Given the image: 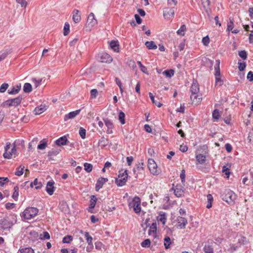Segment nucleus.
Returning <instances> with one entry per match:
<instances>
[{
	"label": "nucleus",
	"instance_id": "nucleus-39",
	"mask_svg": "<svg viewBox=\"0 0 253 253\" xmlns=\"http://www.w3.org/2000/svg\"><path fill=\"white\" fill-rule=\"evenodd\" d=\"M63 31V34L64 36H67L69 34L70 32V25L68 23L66 22L65 23Z\"/></svg>",
	"mask_w": 253,
	"mask_h": 253
},
{
	"label": "nucleus",
	"instance_id": "nucleus-46",
	"mask_svg": "<svg viewBox=\"0 0 253 253\" xmlns=\"http://www.w3.org/2000/svg\"><path fill=\"white\" fill-rule=\"evenodd\" d=\"M73 240V237L71 235H67L63 238L62 242L64 243H70Z\"/></svg>",
	"mask_w": 253,
	"mask_h": 253
},
{
	"label": "nucleus",
	"instance_id": "nucleus-33",
	"mask_svg": "<svg viewBox=\"0 0 253 253\" xmlns=\"http://www.w3.org/2000/svg\"><path fill=\"white\" fill-rule=\"evenodd\" d=\"M108 140L106 139L104 137H102L98 141L99 145L104 147L108 145Z\"/></svg>",
	"mask_w": 253,
	"mask_h": 253
},
{
	"label": "nucleus",
	"instance_id": "nucleus-3",
	"mask_svg": "<svg viewBox=\"0 0 253 253\" xmlns=\"http://www.w3.org/2000/svg\"><path fill=\"white\" fill-rule=\"evenodd\" d=\"M22 99V97L19 96L15 98L7 100L1 105L3 107H17L21 103Z\"/></svg>",
	"mask_w": 253,
	"mask_h": 253
},
{
	"label": "nucleus",
	"instance_id": "nucleus-36",
	"mask_svg": "<svg viewBox=\"0 0 253 253\" xmlns=\"http://www.w3.org/2000/svg\"><path fill=\"white\" fill-rule=\"evenodd\" d=\"M186 30V26L185 25H182L181 26L179 29L177 31L176 33L178 35L183 36L185 35V31Z\"/></svg>",
	"mask_w": 253,
	"mask_h": 253
},
{
	"label": "nucleus",
	"instance_id": "nucleus-37",
	"mask_svg": "<svg viewBox=\"0 0 253 253\" xmlns=\"http://www.w3.org/2000/svg\"><path fill=\"white\" fill-rule=\"evenodd\" d=\"M174 71L172 69L167 70L163 72V74L165 75L167 77L171 78L174 75Z\"/></svg>",
	"mask_w": 253,
	"mask_h": 253
},
{
	"label": "nucleus",
	"instance_id": "nucleus-38",
	"mask_svg": "<svg viewBox=\"0 0 253 253\" xmlns=\"http://www.w3.org/2000/svg\"><path fill=\"white\" fill-rule=\"evenodd\" d=\"M149 95L153 103L155 104L158 107H161L162 106V104H161L160 102L154 101V96L152 93L150 92L149 93Z\"/></svg>",
	"mask_w": 253,
	"mask_h": 253
},
{
	"label": "nucleus",
	"instance_id": "nucleus-22",
	"mask_svg": "<svg viewBox=\"0 0 253 253\" xmlns=\"http://www.w3.org/2000/svg\"><path fill=\"white\" fill-rule=\"evenodd\" d=\"M67 141L68 140L66 136H63L57 139L55 143L57 145L61 146L65 145Z\"/></svg>",
	"mask_w": 253,
	"mask_h": 253
},
{
	"label": "nucleus",
	"instance_id": "nucleus-56",
	"mask_svg": "<svg viewBox=\"0 0 253 253\" xmlns=\"http://www.w3.org/2000/svg\"><path fill=\"white\" fill-rule=\"evenodd\" d=\"M239 55L240 57H241L243 59L245 60L247 57V54L246 51L241 50L239 52Z\"/></svg>",
	"mask_w": 253,
	"mask_h": 253
},
{
	"label": "nucleus",
	"instance_id": "nucleus-16",
	"mask_svg": "<svg viewBox=\"0 0 253 253\" xmlns=\"http://www.w3.org/2000/svg\"><path fill=\"white\" fill-rule=\"evenodd\" d=\"M174 195L177 197H181L184 195L183 187L181 186L177 185L174 189Z\"/></svg>",
	"mask_w": 253,
	"mask_h": 253
},
{
	"label": "nucleus",
	"instance_id": "nucleus-41",
	"mask_svg": "<svg viewBox=\"0 0 253 253\" xmlns=\"http://www.w3.org/2000/svg\"><path fill=\"white\" fill-rule=\"evenodd\" d=\"M204 251L205 253H213V248L209 245L205 246Z\"/></svg>",
	"mask_w": 253,
	"mask_h": 253
},
{
	"label": "nucleus",
	"instance_id": "nucleus-29",
	"mask_svg": "<svg viewBox=\"0 0 253 253\" xmlns=\"http://www.w3.org/2000/svg\"><path fill=\"white\" fill-rule=\"evenodd\" d=\"M96 201L97 198H96L95 196L92 195L90 197L89 208L90 209H93L96 205Z\"/></svg>",
	"mask_w": 253,
	"mask_h": 253
},
{
	"label": "nucleus",
	"instance_id": "nucleus-55",
	"mask_svg": "<svg viewBox=\"0 0 253 253\" xmlns=\"http://www.w3.org/2000/svg\"><path fill=\"white\" fill-rule=\"evenodd\" d=\"M213 119L217 120L219 117V113L218 110L215 109L212 112Z\"/></svg>",
	"mask_w": 253,
	"mask_h": 253
},
{
	"label": "nucleus",
	"instance_id": "nucleus-54",
	"mask_svg": "<svg viewBox=\"0 0 253 253\" xmlns=\"http://www.w3.org/2000/svg\"><path fill=\"white\" fill-rule=\"evenodd\" d=\"M212 0H201L203 7L206 8L209 6Z\"/></svg>",
	"mask_w": 253,
	"mask_h": 253
},
{
	"label": "nucleus",
	"instance_id": "nucleus-42",
	"mask_svg": "<svg viewBox=\"0 0 253 253\" xmlns=\"http://www.w3.org/2000/svg\"><path fill=\"white\" fill-rule=\"evenodd\" d=\"M84 170L87 172H90L92 169V165L91 164L85 163L84 164Z\"/></svg>",
	"mask_w": 253,
	"mask_h": 253
},
{
	"label": "nucleus",
	"instance_id": "nucleus-2",
	"mask_svg": "<svg viewBox=\"0 0 253 253\" xmlns=\"http://www.w3.org/2000/svg\"><path fill=\"white\" fill-rule=\"evenodd\" d=\"M127 176L128 174L126 170H125V171H123V170H120L118 177L115 179V182L117 185L118 186H123L125 185L127 181Z\"/></svg>",
	"mask_w": 253,
	"mask_h": 253
},
{
	"label": "nucleus",
	"instance_id": "nucleus-32",
	"mask_svg": "<svg viewBox=\"0 0 253 253\" xmlns=\"http://www.w3.org/2000/svg\"><path fill=\"white\" fill-rule=\"evenodd\" d=\"M19 196V187L18 186H15L14 187V192L12 194V197L15 201H17Z\"/></svg>",
	"mask_w": 253,
	"mask_h": 253
},
{
	"label": "nucleus",
	"instance_id": "nucleus-52",
	"mask_svg": "<svg viewBox=\"0 0 253 253\" xmlns=\"http://www.w3.org/2000/svg\"><path fill=\"white\" fill-rule=\"evenodd\" d=\"M239 246L238 245H236L235 244H232L230 245V247L228 249V251L230 253H233L238 248Z\"/></svg>",
	"mask_w": 253,
	"mask_h": 253
},
{
	"label": "nucleus",
	"instance_id": "nucleus-14",
	"mask_svg": "<svg viewBox=\"0 0 253 253\" xmlns=\"http://www.w3.org/2000/svg\"><path fill=\"white\" fill-rule=\"evenodd\" d=\"M81 111V109L76 110L75 111L71 112L69 113L66 114L64 116V120L65 121H67L69 119L74 118L77 115H78Z\"/></svg>",
	"mask_w": 253,
	"mask_h": 253
},
{
	"label": "nucleus",
	"instance_id": "nucleus-44",
	"mask_svg": "<svg viewBox=\"0 0 253 253\" xmlns=\"http://www.w3.org/2000/svg\"><path fill=\"white\" fill-rule=\"evenodd\" d=\"M150 244L151 241L149 239H145L141 243V246L143 248L149 247L150 246Z\"/></svg>",
	"mask_w": 253,
	"mask_h": 253
},
{
	"label": "nucleus",
	"instance_id": "nucleus-58",
	"mask_svg": "<svg viewBox=\"0 0 253 253\" xmlns=\"http://www.w3.org/2000/svg\"><path fill=\"white\" fill-rule=\"evenodd\" d=\"M16 2L21 5L22 7L26 8L27 5V2L26 0H16Z\"/></svg>",
	"mask_w": 253,
	"mask_h": 253
},
{
	"label": "nucleus",
	"instance_id": "nucleus-4",
	"mask_svg": "<svg viewBox=\"0 0 253 253\" xmlns=\"http://www.w3.org/2000/svg\"><path fill=\"white\" fill-rule=\"evenodd\" d=\"M11 147V143L7 142L6 143V146L4 147V153L3 156L5 159H10L11 158L13 154H14L16 152V147L15 145L11 148L10 151H9Z\"/></svg>",
	"mask_w": 253,
	"mask_h": 253
},
{
	"label": "nucleus",
	"instance_id": "nucleus-47",
	"mask_svg": "<svg viewBox=\"0 0 253 253\" xmlns=\"http://www.w3.org/2000/svg\"><path fill=\"white\" fill-rule=\"evenodd\" d=\"M24 167H22L21 166L17 168V170L15 173V175L17 176H21L23 174Z\"/></svg>",
	"mask_w": 253,
	"mask_h": 253
},
{
	"label": "nucleus",
	"instance_id": "nucleus-62",
	"mask_svg": "<svg viewBox=\"0 0 253 253\" xmlns=\"http://www.w3.org/2000/svg\"><path fill=\"white\" fill-rule=\"evenodd\" d=\"M59 153L58 150H51L48 152V156L51 157L53 156H56Z\"/></svg>",
	"mask_w": 253,
	"mask_h": 253
},
{
	"label": "nucleus",
	"instance_id": "nucleus-1",
	"mask_svg": "<svg viewBox=\"0 0 253 253\" xmlns=\"http://www.w3.org/2000/svg\"><path fill=\"white\" fill-rule=\"evenodd\" d=\"M39 210L34 207L26 208L22 213V216L26 219H31L37 215Z\"/></svg>",
	"mask_w": 253,
	"mask_h": 253
},
{
	"label": "nucleus",
	"instance_id": "nucleus-64",
	"mask_svg": "<svg viewBox=\"0 0 253 253\" xmlns=\"http://www.w3.org/2000/svg\"><path fill=\"white\" fill-rule=\"evenodd\" d=\"M247 79L250 82H253V73L252 71H250L247 75Z\"/></svg>",
	"mask_w": 253,
	"mask_h": 253
},
{
	"label": "nucleus",
	"instance_id": "nucleus-19",
	"mask_svg": "<svg viewBox=\"0 0 253 253\" xmlns=\"http://www.w3.org/2000/svg\"><path fill=\"white\" fill-rule=\"evenodd\" d=\"M199 84L196 81L194 80L191 86L190 92L191 94L199 93Z\"/></svg>",
	"mask_w": 253,
	"mask_h": 253
},
{
	"label": "nucleus",
	"instance_id": "nucleus-45",
	"mask_svg": "<svg viewBox=\"0 0 253 253\" xmlns=\"http://www.w3.org/2000/svg\"><path fill=\"white\" fill-rule=\"evenodd\" d=\"M125 113L123 112H120L119 114V119L122 124H125Z\"/></svg>",
	"mask_w": 253,
	"mask_h": 253
},
{
	"label": "nucleus",
	"instance_id": "nucleus-43",
	"mask_svg": "<svg viewBox=\"0 0 253 253\" xmlns=\"http://www.w3.org/2000/svg\"><path fill=\"white\" fill-rule=\"evenodd\" d=\"M79 134L82 139H85L86 136V130L83 127H80Z\"/></svg>",
	"mask_w": 253,
	"mask_h": 253
},
{
	"label": "nucleus",
	"instance_id": "nucleus-31",
	"mask_svg": "<svg viewBox=\"0 0 253 253\" xmlns=\"http://www.w3.org/2000/svg\"><path fill=\"white\" fill-rule=\"evenodd\" d=\"M18 253H34V251L31 248H22L19 250Z\"/></svg>",
	"mask_w": 253,
	"mask_h": 253
},
{
	"label": "nucleus",
	"instance_id": "nucleus-7",
	"mask_svg": "<svg viewBox=\"0 0 253 253\" xmlns=\"http://www.w3.org/2000/svg\"><path fill=\"white\" fill-rule=\"evenodd\" d=\"M222 199L227 203H231L234 201L236 198L235 194L230 190L227 189L224 191V194L222 195Z\"/></svg>",
	"mask_w": 253,
	"mask_h": 253
},
{
	"label": "nucleus",
	"instance_id": "nucleus-6",
	"mask_svg": "<svg viewBox=\"0 0 253 253\" xmlns=\"http://www.w3.org/2000/svg\"><path fill=\"white\" fill-rule=\"evenodd\" d=\"M13 225L12 221L8 216H5L0 219V227L3 229L10 228Z\"/></svg>",
	"mask_w": 253,
	"mask_h": 253
},
{
	"label": "nucleus",
	"instance_id": "nucleus-61",
	"mask_svg": "<svg viewBox=\"0 0 253 253\" xmlns=\"http://www.w3.org/2000/svg\"><path fill=\"white\" fill-rule=\"evenodd\" d=\"M105 125L107 126V128L109 129H112L113 128V124L109 120H105Z\"/></svg>",
	"mask_w": 253,
	"mask_h": 253
},
{
	"label": "nucleus",
	"instance_id": "nucleus-57",
	"mask_svg": "<svg viewBox=\"0 0 253 253\" xmlns=\"http://www.w3.org/2000/svg\"><path fill=\"white\" fill-rule=\"evenodd\" d=\"M98 94V91L96 89H91L90 91V97L91 98H95Z\"/></svg>",
	"mask_w": 253,
	"mask_h": 253
},
{
	"label": "nucleus",
	"instance_id": "nucleus-25",
	"mask_svg": "<svg viewBox=\"0 0 253 253\" xmlns=\"http://www.w3.org/2000/svg\"><path fill=\"white\" fill-rule=\"evenodd\" d=\"M157 219L162 223L163 225L166 224L167 221V215L165 212H161L157 217Z\"/></svg>",
	"mask_w": 253,
	"mask_h": 253
},
{
	"label": "nucleus",
	"instance_id": "nucleus-10",
	"mask_svg": "<svg viewBox=\"0 0 253 253\" xmlns=\"http://www.w3.org/2000/svg\"><path fill=\"white\" fill-rule=\"evenodd\" d=\"M98 57L99 61L102 63H109L113 60L112 57L106 52L101 53Z\"/></svg>",
	"mask_w": 253,
	"mask_h": 253
},
{
	"label": "nucleus",
	"instance_id": "nucleus-13",
	"mask_svg": "<svg viewBox=\"0 0 253 253\" xmlns=\"http://www.w3.org/2000/svg\"><path fill=\"white\" fill-rule=\"evenodd\" d=\"M177 221L178 224V227L180 229H184L186 224H187V219L181 216H178L177 218Z\"/></svg>",
	"mask_w": 253,
	"mask_h": 253
},
{
	"label": "nucleus",
	"instance_id": "nucleus-53",
	"mask_svg": "<svg viewBox=\"0 0 253 253\" xmlns=\"http://www.w3.org/2000/svg\"><path fill=\"white\" fill-rule=\"evenodd\" d=\"M9 181V179L7 177H0V186H2L5 183Z\"/></svg>",
	"mask_w": 253,
	"mask_h": 253
},
{
	"label": "nucleus",
	"instance_id": "nucleus-17",
	"mask_svg": "<svg viewBox=\"0 0 253 253\" xmlns=\"http://www.w3.org/2000/svg\"><path fill=\"white\" fill-rule=\"evenodd\" d=\"M47 109V106L45 105V104H42L40 106L35 108L34 110L35 114L40 115L46 111Z\"/></svg>",
	"mask_w": 253,
	"mask_h": 253
},
{
	"label": "nucleus",
	"instance_id": "nucleus-49",
	"mask_svg": "<svg viewBox=\"0 0 253 253\" xmlns=\"http://www.w3.org/2000/svg\"><path fill=\"white\" fill-rule=\"evenodd\" d=\"M9 53V51L8 50H5L4 51H0V58L2 60L4 59L7 55Z\"/></svg>",
	"mask_w": 253,
	"mask_h": 253
},
{
	"label": "nucleus",
	"instance_id": "nucleus-5",
	"mask_svg": "<svg viewBox=\"0 0 253 253\" xmlns=\"http://www.w3.org/2000/svg\"><path fill=\"white\" fill-rule=\"evenodd\" d=\"M140 199L138 197H135L131 202L129 204L130 207L133 208L134 211L139 213L141 211Z\"/></svg>",
	"mask_w": 253,
	"mask_h": 253
},
{
	"label": "nucleus",
	"instance_id": "nucleus-11",
	"mask_svg": "<svg viewBox=\"0 0 253 253\" xmlns=\"http://www.w3.org/2000/svg\"><path fill=\"white\" fill-rule=\"evenodd\" d=\"M191 100L192 103L195 105L198 104L202 100L201 95L199 93H193L190 95Z\"/></svg>",
	"mask_w": 253,
	"mask_h": 253
},
{
	"label": "nucleus",
	"instance_id": "nucleus-12",
	"mask_svg": "<svg viewBox=\"0 0 253 253\" xmlns=\"http://www.w3.org/2000/svg\"><path fill=\"white\" fill-rule=\"evenodd\" d=\"M108 181L107 178L100 177L99 178L96 183L95 190L98 191L103 186V185Z\"/></svg>",
	"mask_w": 253,
	"mask_h": 253
},
{
	"label": "nucleus",
	"instance_id": "nucleus-15",
	"mask_svg": "<svg viewBox=\"0 0 253 253\" xmlns=\"http://www.w3.org/2000/svg\"><path fill=\"white\" fill-rule=\"evenodd\" d=\"M174 14V11L173 8H166L164 10V16L166 19H170L172 17Z\"/></svg>",
	"mask_w": 253,
	"mask_h": 253
},
{
	"label": "nucleus",
	"instance_id": "nucleus-18",
	"mask_svg": "<svg viewBox=\"0 0 253 253\" xmlns=\"http://www.w3.org/2000/svg\"><path fill=\"white\" fill-rule=\"evenodd\" d=\"M54 182L48 181L47 183L46 187V191L49 195H52L54 191V187L53 186Z\"/></svg>",
	"mask_w": 253,
	"mask_h": 253
},
{
	"label": "nucleus",
	"instance_id": "nucleus-27",
	"mask_svg": "<svg viewBox=\"0 0 253 253\" xmlns=\"http://www.w3.org/2000/svg\"><path fill=\"white\" fill-rule=\"evenodd\" d=\"M145 44L149 49H156L157 48V45L153 41H147L145 42Z\"/></svg>",
	"mask_w": 253,
	"mask_h": 253
},
{
	"label": "nucleus",
	"instance_id": "nucleus-63",
	"mask_svg": "<svg viewBox=\"0 0 253 253\" xmlns=\"http://www.w3.org/2000/svg\"><path fill=\"white\" fill-rule=\"evenodd\" d=\"M46 146H47V143L46 142H43L42 143H41L39 145H38L37 148L38 149L43 150L45 148Z\"/></svg>",
	"mask_w": 253,
	"mask_h": 253
},
{
	"label": "nucleus",
	"instance_id": "nucleus-50",
	"mask_svg": "<svg viewBox=\"0 0 253 253\" xmlns=\"http://www.w3.org/2000/svg\"><path fill=\"white\" fill-rule=\"evenodd\" d=\"M234 28V23L233 21L230 19L229 22L227 23V31H231Z\"/></svg>",
	"mask_w": 253,
	"mask_h": 253
},
{
	"label": "nucleus",
	"instance_id": "nucleus-59",
	"mask_svg": "<svg viewBox=\"0 0 253 253\" xmlns=\"http://www.w3.org/2000/svg\"><path fill=\"white\" fill-rule=\"evenodd\" d=\"M215 84L217 85L221 86L223 84V81L221 80L220 77H215Z\"/></svg>",
	"mask_w": 253,
	"mask_h": 253
},
{
	"label": "nucleus",
	"instance_id": "nucleus-24",
	"mask_svg": "<svg viewBox=\"0 0 253 253\" xmlns=\"http://www.w3.org/2000/svg\"><path fill=\"white\" fill-rule=\"evenodd\" d=\"M219 65H220V60H216L215 61V65L214 66L215 77H220V71Z\"/></svg>",
	"mask_w": 253,
	"mask_h": 253
},
{
	"label": "nucleus",
	"instance_id": "nucleus-35",
	"mask_svg": "<svg viewBox=\"0 0 253 253\" xmlns=\"http://www.w3.org/2000/svg\"><path fill=\"white\" fill-rule=\"evenodd\" d=\"M157 231V224L156 223H153L150 226V228L148 231L149 235H151L152 233L156 234Z\"/></svg>",
	"mask_w": 253,
	"mask_h": 253
},
{
	"label": "nucleus",
	"instance_id": "nucleus-48",
	"mask_svg": "<svg viewBox=\"0 0 253 253\" xmlns=\"http://www.w3.org/2000/svg\"><path fill=\"white\" fill-rule=\"evenodd\" d=\"M180 177L181 179V182L182 183V184L184 186L185 181V171L184 169H182L181 170L180 174Z\"/></svg>",
	"mask_w": 253,
	"mask_h": 253
},
{
	"label": "nucleus",
	"instance_id": "nucleus-20",
	"mask_svg": "<svg viewBox=\"0 0 253 253\" xmlns=\"http://www.w3.org/2000/svg\"><path fill=\"white\" fill-rule=\"evenodd\" d=\"M81 19V15L80 14V11L77 9H74L73 11V21L77 23H79Z\"/></svg>",
	"mask_w": 253,
	"mask_h": 253
},
{
	"label": "nucleus",
	"instance_id": "nucleus-51",
	"mask_svg": "<svg viewBox=\"0 0 253 253\" xmlns=\"http://www.w3.org/2000/svg\"><path fill=\"white\" fill-rule=\"evenodd\" d=\"M8 84L7 83H3L1 84L0 87V92L3 93L7 89L8 87Z\"/></svg>",
	"mask_w": 253,
	"mask_h": 253
},
{
	"label": "nucleus",
	"instance_id": "nucleus-34",
	"mask_svg": "<svg viewBox=\"0 0 253 253\" xmlns=\"http://www.w3.org/2000/svg\"><path fill=\"white\" fill-rule=\"evenodd\" d=\"M32 85L30 83H25L23 86V90L26 93H29L32 91Z\"/></svg>",
	"mask_w": 253,
	"mask_h": 253
},
{
	"label": "nucleus",
	"instance_id": "nucleus-40",
	"mask_svg": "<svg viewBox=\"0 0 253 253\" xmlns=\"http://www.w3.org/2000/svg\"><path fill=\"white\" fill-rule=\"evenodd\" d=\"M84 237L85 238L86 242L88 244H93L92 238L91 236L89 235V234L88 232H85Z\"/></svg>",
	"mask_w": 253,
	"mask_h": 253
},
{
	"label": "nucleus",
	"instance_id": "nucleus-30",
	"mask_svg": "<svg viewBox=\"0 0 253 253\" xmlns=\"http://www.w3.org/2000/svg\"><path fill=\"white\" fill-rule=\"evenodd\" d=\"M196 158L197 161L201 164H204L206 161V156L202 154L197 155Z\"/></svg>",
	"mask_w": 253,
	"mask_h": 253
},
{
	"label": "nucleus",
	"instance_id": "nucleus-23",
	"mask_svg": "<svg viewBox=\"0 0 253 253\" xmlns=\"http://www.w3.org/2000/svg\"><path fill=\"white\" fill-rule=\"evenodd\" d=\"M21 89V84H17L15 87L13 86L12 88L8 89V93L9 94H16L18 93Z\"/></svg>",
	"mask_w": 253,
	"mask_h": 253
},
{
	"label": "nucleus",
	"instance_id": "nucleus-26",
	"mask_svg": "<svg viewBox=\"0 0 253 253\" xmlns=\"http://www.w3.org/2000/svg\"><path fill=\"white\" fill-rule=\"evenodd\" d=\"M35 186L36 189H39L42 187V184L41 182H39L37 178H36L34 181L30 183V186L33 187Z\"/></svg>",
	"mask_w": 253,
	"mask_h": 253
},
{
	"label": "nucleus",
	"instance_id": "nucleus-9",
	"mask_svg": "<svg viewBox=\"0 0 253 253\" xmlns=\"http://www.w3.org/2000/svg\"><path fill=\"white\" fill-rule=\"evenodd\" d=\"M97 24V21L94 17V15L93 13H90L88 16L86 26L91 28L95 26Z\"/></svg>",
	"mask_w": 253,
	"mask_h": 253
},
{
	"label": "nucleus",
	"instance_id": "nucleus-21",
	"mask_svg": "<svg viewBox=\"0 0 253 253\" xmlns=\"http://www.w3.org/2000/svg\"><path fill=\"white\" fill-rule=\"evenodd\" d=\"M110 46L115 52L119 51V44L118 41H112L110 43Z\"/></svg>",
	"mask_w": 253,
	"mask_h": 253
},
{
	"label": "nucleus",
	"instance_id": "nucleus-28",
	"mask_svg": "<svg viewBox=\"0 0 253 253\" xmlns=\"http://www.w3.org/2000/svg\"><path fill=\"white\" fill-rule=\"evenodd\" d=\"M172 244L170 238L169 236H166L164 238V246L166 249L170 248V245Z\"/></svg>",
	"mask_w": 253,
	"mask_h": 253
},
{
	"label": "nucleus",
	"instance_id": "nucleus-60",
	"mask_svg": "<svg viewBox=\"0 0 253 253\" xmlns=\"http://www.w3.org/2000/svg\"><path fill=\"white\" fill-rule=\"evenodd\" d=\"M202 42L204 45L207 46L210 42V39L209 37L207 36L206 37H204L202 39Z\"/></svg>",
	"mask_w": 253,
	"mask_h": 253
},
{
	"label": "nucleus",
	"instance_id": "nucleus-8",
	"mask_svg": "<svg viewBox=\"0 0 253 253\" xmlns=\"http://www.w3.org/2000/svg\"><path fill=\"white\" fill-rule=\"evenodd\" d=\"M148 168L150 172L153 175H158L160 172L158 169L157 165L153 159H148Z\"/></svg>",
	"mask_w": 253,
	"mask_h": 253
}]
</instances>
